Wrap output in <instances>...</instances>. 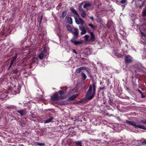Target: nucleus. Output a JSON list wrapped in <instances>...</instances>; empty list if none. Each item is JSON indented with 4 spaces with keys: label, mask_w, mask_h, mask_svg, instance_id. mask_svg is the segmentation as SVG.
<instances>
[{
    "label": "nucleus",
    "mask_w": 146,
    "mask_h": 146,
    "mask_svg": "<svg viewBox=\"0 0 146 146\" xmlns=\"http://www.w3.org/2000/svg\"><path fill=\"white\" fill-rule=\"evenodd\" d=\"M33 61L36 63H37L38 62V58H34L33 59Z\"/></svg>",
    "instance_id": "5701e85b"
},
{
    "label": "nucleus",
    "mask_w": 146,
    "mask_h": 146,
    "mask_svg": "<svg viewBox=\"0 0 146 146\" xmlns=\"http://www.w3.org/2000/svg\"><path fill=\"white\" fill-rule=\"evenodd\" d=\"M91 6V4L90 3H86L84 5L83 7L84 8H87V7H89Z\"/></svg>",
    "instance_id": "a211bd4d"
},
{
    "label": "nucleus",
    "mask_w": 146,
    "mask_h": 146,
    "mask_svg": "<svg viewBox=\"0 0 146 146\" xmlns=\"http://www.w3.org/2000/svg\"><path fill=\"white\" fill-rule=\"evenodd\" d=\"M79 9L80 10V11H83V12H84V10L82 9V8H80V9Z\"/></svg>",
    "instance_id": "a19ab883"
},
{
    "label": "nucleus",
    "mask_w": 146,
    "mask_h": 146,
    "mask_svg": "<svg viewBox=\"0 0 146 146\" xmlns=\"http://www.w3.org/2000/svg\"><path fill=\"white\" fill-rule=\"evenodd\" d=\"M90 19L91 20H92V21H93V20H94V18H93V17H90Z\"/></svg>",
    "instance_id": "79ce46f5"
},
{
    "label": "nucleus",
    "mask_w": 146,
    "mask_h": 146,
    "mask_svg": "<svg viewBox=\"0 0 146 146\" xmlns=\"http://www.w3.org/2000/svg\"><path fill=\"white\" fill-rule=\"evenodd\" d=\"M90 34L91 36L90 40L92 41H94L95 40L94 35L92 32L90 33Z\"/></svg>",
    "instance_id": "4468645a"
},
{
    "label": "nucleus",
    "mask_w": 146,
    "mask_h": 146,
    "mask_svg": "<svg viewBox=\"0 0 146 146\" xmlns=\"http://www.w3.org/2000/svg\"><path fill=\"white\" fill-rule=\"evenodd\" d=\"M142 145H146V141L143 142L142 143Z\"/></svg>",
    "instance_id": "4c0bfd02"
},
{
    "label": "nucleus",
    "mask_w": 146,
    "mask_h": 146,
    "mask_svg": "<svg viewBox=\"0 0 146 146\" xmlns=\"http://www.w3.org/2000/svg\"><path fill=\"white\" fill-rule=\"evenodd\" d=\"M81 75L82 77V80H85L87 78V76L86 74L82 72Z\"/></svg>",
    "instance_id": "dca6fc26"
},
{
    "label": "nucleus",
    "mask_w": 146,
    "mask_h": 146,
    "mask_svg": "<svg viewBox=\"0 0 146 146\" xmlns=\"http://www.w3.org/2000/svg\"><path fill=\"white\" fill-rule=\"evenodd\" d=\"M53 118L51 117L50 118L44 121V123H48L51 122L53 119Z\"/></svg>",
    "instance_id": "2eb2a0df"
},
{
    "label": "nucleus",
    "mask_w": 146,
    "mask_h": 146,
    "mask_svg": "<svg viewBox=\"0 0 146 146\" xmlns=\"http://www.w3.org/2000/svg\"><path fill=\"white\" fill-rule=\"evenodd\" d=\"M83 3V2H82V3H81V4H82Z\"/></svg>",
    "instance_id": "c03bdc74"
},
{
    "label": "nucleus",
    "mask_w": 146,
    "mask_h": 146,
    "mask_svg": "<svg viewBox=\"0 0 146 146\" xmlns=\"http://www.w3.org/2000/svg\"><path fill=\"white\" fill-rule=\"evenodd\" d=\"M17 58V55L13 57L11 61V64L9 66V68H10L11 66L12 65L14 64V61H15Z\"/></svg>",
    "instance_id": "f8f14e48"
},
{
    "label": "nucleus",
    "mask_w": 146,
    "mask_h": 146,
    "mask_svg": "<svg viewBox=\"0 0 146 146\" xmlns=\"http://www.w3.org/2000/svg\"><path fill=\"white\" fill-rule=\"evenodd\" d=\"M85 37L86 38V40H88V38H89V36L88 35H86L85 36Z\"/></svg>",
    "instance_id": "72a5a7b5"
},
{
    "label": "nucleus",
    "mask_w": 146,
    "mask_h": 146,
    "mask_svg": "<svg viewBox=\"0 0 146 146\" xmlns=\"http://www.w3.org/2000/svg\"><path fill=\"white\" fill-rule=\"evenodd\" d=\"M66 28L68 31L70 32H71L73 29V27H71L69 25H66Z\"/></svg>",
    "instance_id": "6ab92c4d"
},
{
    "label": "nucleus",
    "mask_w": 146,
    "mask_h": 146,
    "mask_svg": "<svg viewBox=\"0 0 146 146\" xmlns=\"http://www.w3.org/2000/svg\"><path fill=\"white\" fill-rule=\"evenodd\" d=\"M72 52L75 53V54H77V53L75 51V50L74 49L72 50Z\"/></svg>",
    "instance_id": "58836bf2"
},
{
    "label": "nucleus",
    "mask_w": 146,
    "mask_h": 146,
    "mask_svg": "<svg viewBox=\"0 0 146 146\" xmlns=\"http://www.w3.org/2000/svg\"><path fill=\"white\" fill-rule=\"evenodd\" d=\"M81 102V101H80V102Z\"/></svg>",
    "instance_id": "49530a36"
},
{
    "label": "nucleus",
    "mask_w": 146,
    "mask_h": 146,
    "mask_svg": "<svg viewBox=\"0 0 146 146\" xmlns=\"http://www.w3.org/2000/svg\"><path fill=\"white\" fill-rule=\"evenodd\" d=\"M92 84L90 85L88 91L86 94V98L89 100H91L94 97L96 92V83L94 80H92Z\"/></svg>",
    "instance_id": "f257e3e1"
},
{
    "label": "nucleus",
    "mask_w": 146,
    "mask_h": 146,
    "mask_svg": "<svg viewBox=\"0 0 146 146\" xmlns=\"http://www.w3.org/2000/svg\"><path fill=\"white\" fill-rule=\"evenodd\" d=\"M67 14V12L66 11H63L62 14V16L63 18H64Z\"/></svg>",
    "instance_id": "b1692460"
},
{
    "label": "nucleus",
    "mask_w": 146,
    "mask_h": 146,
    "mask_svg": "<svg viewBox=\"0 0 146 146\" xmlns=\"http://www.w3.org/2000/svg\"><path fill=\"white\" fill-rule=\"evenodd\" d=\"M104 87L102 89H102H104Z\"/></svg>",
    "instance_id": "a18cd8bd"
},
{
    "label": "nucleus",
    "mask_w": 146,
    "mask_h": 146,
    "mask_svg": "<svg viewBox=\"0 0 146 146\" xmlns=\"http://www.w3.org/2000/svg\"><path fill=\"white\" fill-rule=\"evenodd\" d=\"M78 96V94H75L70 97L68 99V101H70L73 100L75 98H76Z\"/></svg>",
    "instance_id": "9d476101"
},
{
    "label": "nucleus",
    "mask_w": 146,
    "mask_h": 146,
    "mask_svg": "<svg viewBox=\"0 0 146 146\" xmlns=\"http://www.w3.org/2000/svg\"><path fill=\"white\" fill-rule=\"evenodd\" d=\"M121 3L122 4H124L127 3V0H121Z\"/></svg>",
    "instance_id": "c756f323"
},
{
    "label": "nucleus",
    "mask_w": 146,
    "mask_h": 146,
    "mask_svg": "<svg viewBox=\"0 0 146 146\" xmlns=\"http://www.w3.org/2000/svg\"><path fill=\"white\" fill-rule=\"evenodd\" d=\"M86 13L85 12H84L82 13L81 16L82 17L85 18L86 16Z\"/></svg>",
    "instance_id": "393cba45"
},
{
    "label": "nucleus",
    "mask_w": 146,
    "mask_h": 146,
    "mask_svg": "<svg viewBox=\"0 0 146 146\" xmlns=\"http://www.w3.org/2000/svg\"><path fill=\"white\" fill-rule=\"evenodd\" d=\"M126 123L127 124L129 125H131L132 126H133L135 128H137V127L141 129L146 130V127L141 125H137L136 123L134 121H130L129 120H127Z\"/></svg>",
    "instance_id": "7ed1b4c3"
},
{
    "label": "nucleus",
    "mask_w": 146,
    "mask_h": 146,
    "mask_svg": "<svg viewBox=\"0 0 146 146\" xmlns=\"http://www.w3.org/2000/svg\"><path fill=\"white\" fill-rule=\"evenodd\" d=\"M68 22L70 24H72V18L70 17H68L67 19Z\"/></svg>",
    "instance_id": "412c9836"
},
{
    "label": "nucleus",
    "mask_w": 146,
    "mask_h": 146,
    "mask_svg": "<svg viewBox=\"0 0 146 146\" xmlns=\"http://www.w3.org/2000/svg\"><path fill=\"white\" fill-rule=\"evenodd\" d=\"M139 123H144L145 124H146V120L145 119H143V120H141L139 121Z\"/></svg>",
    "instance_id": "a878e982"
},
{
    "label": "nucleus",
    "mask_w": 146,
    "mask_h": 146,
    "mask_svg": "<svg viewBox=\"0 0 146 146\" xmlns=\"http://www.w3.org/2000/svg\"><path fill=\"white\" fill-rule=\"evenodd\" d=\"M86 71L88 73H90V70L88 68H86V69H85Z\"/></svg>",
    "instance_id": "e433bc0d"
},
{
    "label": "nucleus",
    "mask_w": 146,
    "mask_h": 146,
    "mask_svg": "<svg viewBox=\"0 0 146 146\" xmlns=\"http://www.w3.org/2000/svg\"><path fill=\"white\" fill-rule=\"evenodd\" d=\"M76 146H82L81 141H77L75 142Z\"/></svg>",
    "instance_id": "f3484780"
},
{
    "label": "nucleus",
    "mask_w": 146,
    "mask_h": 146,
    "mask_svg": "<svg viewBox=\"0 0 146 146\" xmlns=\"http://www.w3.org/2000/svg\"><path fill=\"white\" fill-rule=\"evenodd\" d=\"M64 93V92L62 91H59V93L61 95H63Z\"/></svg>",
    "instance_id": "473e14b6"
},
{
    "label": "nucleus",
    "mask_w": 146,
    "mask_h": 146,
    "mask_svg": "<svg viewBox=\"0 0 146 146\" xmlns=\"http://www.w3.org/2000/svg\"><path fill=\"white\" fill-rule=\"evenodd\" d=\"M81 70L80 68H78L76 70V72L77 73H79L81 71Z\"/></svg>",
    "instance_id": "c85d7f7f"
},
{
    "label": "nucleus",
    "mask_w": 146,
    "mask_h": 146,
    "mask_svg": "<svg viewBox=\"0 0 146 146\" xmlns=\"http://www.w3.org/2000/svg\"><path fill=\"white\" fill-rule=\"evenodd\" d=\"M58 94L57 93L53 94L51 96V102L52 103H53L54 101L58 100Z\"/></svg>",
    "instance_id": "423d86ee"
},
{
    "label": "nucleus",
    "mask_w": 146,
    "mask_h": 146,
    "mask_svg": "<svg viewBox=\"0 0 146 146\" xmlns=\"http://www.w3.org/2000/svg\"><path fill=\"white\" fill-rule=\"evenodd\" d=\"M42 19V16H41V17H39L38 18V21H39V23L40 24Z\"/></svg>",
    "instance_id": "bb28decb"
},
{
    "label": "nucleus",
    "mask_w": 146,
    "mask_h": 146,
    "mask_svg": "<svg viewBox=\"0 0 146 146\" xmlns=\"http://www.w3.org/2000/svg\"><path fill=\"white\" fill-rule=\"evenodd\" d=\"M37 145L40 146H41L44 145V144L42 143H37Z\"/></svg>",
    "instance_id": "7c9ffc66"
},
{
    "label": "nucleus",
    "mask_w": 146,
    "mask_h": 146,
    "mask_svg": "<svg viewBox=\"0 0 146 146\" xmlns=\"http://www.w3.org/2000/svg\"><path fill=\"white\" fill-rule=\"evenodd\" d=\"M17 112L22 116H24L27 113V112L25 110H19L17 111Z\"/></svg>",
    "instance_id": "6e6552de"
},
{
    "label": "nucleus",
    "mask_w": 146,
    "mask_h": 146,
    "mask_svg": "<svg viewBox=\"0 0 146 146\" xmlns=\"http://www.w3.org/2000/svg\"><path fill=\"white\" fill-rule=\"evenodd\" d=\"M145 26H146V25H145Z\"/></svg>",
    "instance_id": "de8ad7c7"
},
{
    "label": "nucleus",
    "mask_w": 146,
    "mask_h": 146,
    "mask_svg": "<svg viewBox=\"0 0 146 146\" xmlns=\"http://www.w3.org/2000/svg\"><path fill=\"white\" fill-rule=\"evenodd\" d=\"M141 34L142 36L144 37L145 38L146 37V35L143 32H141Z\"/></svg>",
    "instance_id": "cd10ccee"
},
{
    "label": "nucleus",
    "mask_w": 146,
    "mask_h": 146,
    "mask_svg": "<svg viewBox=\"0 0 146 146\" xmlns=\"http://www.w3.org/2000/svg\"><path fill=\"white\" fill-rule=\"evenodd\" d=\"M115 14V10L110 6V16L113 17Z\"/></svg>",
    "instance_id": "9b49d317"
},
{
    "label": "nucleus",
    "mask_w": 146,
    "mask_h": 146,
    "mask_svg": "<svg viewBox=\"0 0 146 146\" xmlns=\"http://www.w3.org/2000/svg\"><path fill=\"white\" fill-rule=\"evenodd\" d=\"M139 92L140 93H141V92L140 91V90H139Z\"/></svg>",
    "instance_id": "37998d69"
},
{
    "label": "nucleus",
    "mask_w": 146,
    "mask_h": 146,
    "mask_svg": "<svg viewBox=\"0 0 146 146\" xmlns=\"http://www.w3.org/2000/svg\"><path fill=\"white\" fill-rule=\"evenodd\" d=\"M5 94L4 93L2 94L1 95V97L2 98H4L5 97Z\"/></svg>",
    "instance_id": "2f4dec72"
},
{
    "label": "nucleus",
    "mask_w": 146,
    "mask_h": 146,
    "mask_svg": "<svg viewBox=\"0 0 146 146\" xmlns=\"http://www.w3.org/2000/svg\"><path fill=\"white\" fill-rule=\"evenodd\" d=\"M88 25L91 28H94V26L93 25H92V24H89Z\"/></svg>",
    "instance_id": "c9c22d12"
},
{
    "label": "nucleus",
    "mask_w": 146,
    "mask_h": 146,
    "mask_svg": "<svg viewBox=\"0 0 146 146\" xmlns=\"http://www.w3.org/2000/svg\"><path fill=\"white\" fill-rule=\"evenodd\" d=\"M48 54L46 50L44 49V50L42 51L39 54L38 57L40 59H42L45 56H46Z\"/></svg>",
    "instance_id": "20e7f679"
},
{
    "label": "nucleus",
    "mask_w": 146,
    "mask_h": 146,
    "mask_svg": "<svg viewBox=\"0 0 146 146\" xmlns=\"http://www.w3.org/2000/svg\"><path fill=\"white\" fill-rule=\"evenodd\" d=\"M71 33L74 35L73 38L71 40V42L76 45L81 44L82 43L81 41L74 40L77 39L79 36L78 30L75 27H73V29Z\"/></svg>",
    "instance_id": "f03ea898"
},
{
    "label": "nucleus",
    "mask_w": 146,
    "mask_h": 146,
    "mask_svg": "<svg viewBox=\"0 0 146 146\" xmlns=\"http://www.w3.org/2000/svg\"><path fill=\"white\" fill-rule=\"evenodd\" d=\"M142 14L143 17H146V9L144 8L142 11Z\"/></svg>",
    "instance_id": "aec40b11"
},
{
    "label": "nucleus",
    "mask_w": 146,
    "mask_h": 146,
    "mask_svg": "<svg viewBox=\"0 0 146 146\" xmlns=\"http://www.w3.org/2000/svg\"><path fill=\"white\" fill-rule=\"evenodd\" d=\"M79 29L81 31V33L82 35H84L86 33V31L84 27H79Z\"/></svg>",
    "instance_id": "1a4fd4ad"
},
{
    "label": "nucleus",
    "mask_w": 146,
    "mask_h": 146,
    "mask_svg": "<svg viewBox=\"0 0 146 146\" xmlns=\"http://www.w3.org/2000/svg\"><path fill=\"white\" fill-rule=\"evenodd\" d=\"M112 1H115L116 3H117L118 2V0H112Z\"/></svg>",
    "instance_id": "ea45409f"
},
{
    "label": "nucleus",
    "mask_w": 146,
    "mask_h": 146,
    "mask_svg": "<svg viewBox=\"0 0 146 146\" xmlns=\"http://www.w3.org/2000/svg\"><path fill=\"white\" fill-rule=\"evenodd\" d=\"M70 9L71 11L72 12V13L74 14L75 15H77V16H79V15L78 14V13L74 9V8L71 7L70 8Z\"/></svg>",
    "instance_id": "ddd939ff"
},
{
    "label": "nucleus",
    "mask_w": 146,
    "mask_h": 146,
    "mask_svg": "<svg viewBox=\"0 0 146 146\" xmlns=\"http://www.w3.org/2000/svg\"><path fill=\"white\" fill-rule=\"evenodd\" d=\"M81 70H85L86 69V67L84 66H82L80 68Z\"/></svg>",
    "instance_id": "f704fd0d"
},
{
    "label": "nucleus",
    "mask_w": 146,
    "mask_h": 146,
    "mask_svg": "<svg viewBox=\"0 0 146 146\" xmlns=\"http://www.w3.org/2000/svg\"><path fill=\"white\" fill-rule=\"evenodd\" d=\"M110 27H111V29H114L115 28L114 25L113 24V23L112 21L110 20Z\"/></svg>",
    "instance_id": "4be33fe9"
},
{
    "label": "nucleus",
    "mask_w": 146,
    "mask_h": 146,
    "mask_svg": "<svg viewBox=\"0 0 146 146\" xmlns=\"http://www.w3.org/2000/svg\"><path fill=\"white\" fill-rule=\"evenodd\" d=\"M74 19L76 23L78 25H82L84 22L82 19L81 18H78L76 17H75Z\"/></svg>",
    "instance_id": "39448f33"
},
{
    "label": "nucleus",
    "mask_w": 146,
    "mask_h": 146,
    "mask_svg": "<svg viewBox=\"0 0 146 146\" xmlns=\"http://www.w3.org/2000/svg\"><path fill=\"white\" fill-rule=\"evenodd\" d=\"M132 60V58L130 56H126L125 57V62L126 63H128L131 62Z\"/></svg>",
    "instance_id": "0eeeda50"
}]
</instances>
